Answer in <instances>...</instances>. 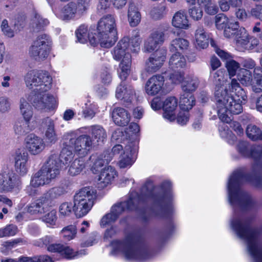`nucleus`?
I'll list each match as a JSON object with an SVG mask.
<instances>
[{
    "instance_id": "40",
    "label": "nucleus",
    "mask_w": 262,
    "mask_h": 262,
    "mask_svg": "<svg viewBox=\"0 0 262 262\" xmlns=\"http://www.w3.org/2000/svg\"><path fill=\"white\" fill-rule=\"evenodd\" d=\"M195 98L190 93H184L180 97L179 105L183 111L188 112L195 104Z\"/></svg>"
},
{
    "instance_id": "27",
    "label": "nucleus",
    "mask_w": 262,
    "mask_h": 262,
    "mask_svg": "<svg viewBox=\"0 0 262 262\" xmlns=\"http://www.w3.org/2000/svg\"><path fill=\"white\" fill-rule=\"evenodd\" d=\"M177 107L178 100L174 97L167 98L163 103L164 118L170 122L175 120L176 118L175 111Z\"/></svg>"
},
{
    "instance_id": "26",
    "label": "nucleus",
    "mask_w": 262,
    "mask_h": 262,
    "mask_svg": "<svg viewBox=\"0 0 262 262\" xmlns=\"http://www.w3.org/2000/svg\"><path fill=\"white\" fill-rule=\"evenodd\" d=\"M164 83V79L163 76H153L147 81L145 85V91L148 95H156L162 90Z\"/></svg>"
},
{
    "instance_id": "36",
    "label": "nucleus",
    "mask_w": 262,
    "mask_h": 262,
    "mask_svg": "<svg viewBox=\"0 0 262 262\" xmlns=\"http://www.w3.org/2000/svg\"><path fill=\"white\" fill-rule=\"evenodd\" d=\"M128 21L132 27H136L141 21V15L138 8L134 4H130L127 12Z\"/></svg>"
},
{
    "instance_id": "6",
    "label": "nucleus",
    "mask_w": 262,
    "mask_h": 262,
    "mask_svg": "<svg viewBox=\"0 0 262 262\" xmlns=\"http://www.w3.org/2000/svg\"><path fill=\"white\" fill-rule=\"evenodd\" d=\"M245 180H247V176L241 169L234 171L229 179L228 199L233 207L247 209L252 206L251 197L239 187V184Z\"/></svg>"
},
{
    "instance_id": "1",
    "label": "nucleus",
    "mask_w": 262,
    "mask_h": 262,
    "mask_svg": "<svg viewBox=\"0 0 262 262\" xmlns=\"http://www.w3.org/2000/svg\"><path fill=\"white\" fill-rule=\"evenodd\" d=\"M211 79L215 86V97L217 114L223 122L229 123L232 120V114H238L243 110L242 104L247 99V95L239 83L234 79L225 85V71L217 70V67H212Z\"/></svg>"
},
{
    "instance_id": "34",
    "label": "nucleus",
    "mask_w": 262,
    "mask_h": 262,
    "mask_svg": "<svg viewBox=\"0 0 262 262\" xmlns=\"http://www.w3.org/2000/svg\"><path fill=\"white\" fill-rule=\"evenodd\" d=\"M89 129L92 136L93 142L96 141L98 144H100L103 143L106 139V132L101 126L92 125Z\"/></svg>"
},
{
    "instance_id": "21",
    "label": "nucleus",
    "mask_w": 262,
    "mask_h": 262,
    "mask_svg": "<svg viewBox=\"0 0 262 262\" xmlns=\"http://www.w3.org/2000/svg\"><path fill=\"white\" fill-rule=\"evenodd\" d=\"M112 160L111 152L105 151L101 154H93L86 162L88 167H90L92 171L95 173L99 171L100 168L108 164Z\"/></svg>"
},
{
    "instance_id": "44",
    "label": "nucleus",
    "mask_w": 262,
    "mask_h": 262,
    "mask_svg": "<svg viewBox=\"0 0 262 262\" xmlns=\"http://www.w3.org/2000/svg\"><path fill=\"white\" fill-rule=\"evenodd\" d=\"M199 81L196 77H188L183 81L182 87L185 93L194 91L198 88Z\"/></svg>"
},
{
    "instance_id": "15",
    "label": "nucleus",
    "mask_w": 262,
    "mask_h": 262,
    "mask_svg": "<svg viewBox=\"0 0 262 262\" xmlns=\"http://www.w3.org/2000/svg\"><path fill=\"white\" fill-rule=\"evenodd\" d=\"M90 0H78L77 3L70 2L66 5L62 11L63 19L70 20L77 15L80 16L86 11Z\"/></svg>"
},
{
    "instance_id": "3",
    "label": "nucleus",
    "mask_w": 262,
    "mask_h": 262,
    "mask_svg": "<svg viewBox=\"0 0 262 262\" xmlns=\"http://www.w3.org/2000/svg\"><path fill=\"white\" fill-rule=\"evenodd\" d=\"M232 229L246 244L247 250L254 262H262V247L258 242L259 233L250 228L248 223L234 217L230 223Z\"/></svg>"
},
{
    "instance_id": "47",
    "label": "nucleus",
    "mask_w": 262,
    "mask_h": 262,
    "mask_svg": "<svg viewBox=\"0 0 262 262\" xmlns=\"http://www.w3.org/2000/svg\"><path fill=\"white\" fill-rule=\"evenodd\" d=\"M261 68L262 69V67H257V68L255 69L254 78L252 79L250 84L253 91L255 93H259L262 91V75L256 73L260 70Z\"/></svg>"
},
{
    "instance_id": "42",
    "label": "nucleus",
    "mask_w": 262,
    "mask_h": 262,
    "mask_svg": "<svg viewBox=\"0 0 262 262\" xmlns=\"http://www.w3.org/2000/svg\"><path fill=\"white\" fill-rule=\"evenodd\" d=\"M166 59L165 53L164 51H157L149 57L145 62L146 66H161Z\"/></svg>"
},
{
    "instance_id": "24",
    "label": "nucleus",
    "mask_w": 262,
    "mask_h": 262,
    "mask_svg": "<svg viewBox=\"0 0 262 262\" xmlns=\"http://www.w3.org/2000/svg\"><path fill=\"white\" fill-rule=\"evenodd\" d=\"M117 176L115 169L108 166L103 169L97 180V186L100 189H103L112 184L115 178Z\"/></svg>"
},
{
    "instance_id": "64",
    "label": "nucleus",
    "mask_w": 262,
    "mask_h": 262,
    "mask_svg": "<svg viewBox=\"0 0 262 262\" xmlns=\"http://www.w3.org/2000/svg\"><path fill=\"white\" fill-rule=\"evenodd\" d=\"M117 72L120 79L125 80L130 73V69L129 67H119Z\"/></svg>"
},
{
    "instance_id": "18",
    "label": "nucleus",
    "mask_w": 262,
    "mask_h": 262,
    "mask_svg": "<svg viewBox=\"0 0 262 262\" xmlns=\"http://www.w3.org/2000/svg\"><path fill=\"white\" fill-rule=\"evenodd\" d=\"M47 250L50 252H58L63 257L69 259L77 258L86 254L85 250L74 251L70 247L60 244H50L47 247Z\"/></svg>"
},
{
    "instance_id": "39",
    "label": "nucleus",
    "mask_w": 262,
    "mask_h": 262,
    "mask_svg": "<svg viewBox=\"0 0 262 262\" xmlns=\"http://www.w3.org/2000/svg\"><path fill=\"white\" fill-rule=\"evenodd\" d=\"M210 45L214 48L215 52L222 60L225 62L226 66H236L235 64L238 63L230 54L219 48L216 42L212 39L210 40Z\"/></svg>"
},
{
    "instance_id": "32",
    "label": "nucleus",
    "mask_w": 262,
    "mask_h": 262,
    "mask_svg": "<svg viewBox=\"0 0 262 262\" xmlns=\"http://www.w3.org/2000/svg\"><path fill=\"white\" fill-rule=\"evenodd\" d=\"M48 206V200L43 196L30 204L26 208L27 211L31 214H41L45 212Z\"/></svg>"
},
{
    "instance_id": "56",
    "label": "nucleus",
    "mask_w": 262,
    "mask_h": 262,
    "mask_svg": "<svg viewBox=\"0 0 262 262\" xmlns=\"http://www.w3.org/2000/svg\"><path fill=\"white\" fill-rule=\"evenodd\" d=\"M74 211V205L71 202H64L59 207V214L62 216H69Z\"/></svg>"
},
{
    "instance_id": "28",
    "label": "nucleus",
    "mask_w": 262,
    "mask_h": 262,
    "mask_svg": "<svg viewBox=\"0 0 262 262\" xmlns=\"http://www.w3.org/2000/svg\"><path fill=\"white\" fill-rule=\"evenodd\" d=\"M247 142L241 141L237 145L238 151L245 157H252L254 158H259L262 155V146L258 145L253 148H250Z\"/></svg>"
},
{
    "instance_id": "22",
    "label": "nucleus",
    "mask_w": 262,
    "mask_h": 262,
    "mask_svg": "<svg viewBox=\"0 0 262 262\" xmlns=\"http://www.w3.org/2000/svg\"><path fill=\"white\" fill-rule=\"evenodd\" d=\"M40 125L43 130V138L46 143L54 144L58 140L54 120L50 117H46L42 120Z\"/></svg>"
},
{
    "instance_id": "14",
    "label": "nucleus",
    "mask_w": 262,
    "mask_h": 262,
    "mask_svg": "<svg viewBox=\"0 0 262 262\" xmlns=\"http://www.w3.org/2000/svg\"><path fill=\"white\" fill-rule=\"evenodd\" d=\"M231 37H234L237 44L245 49L251 50L256 47L259 42L255 37L250 36L243 27H237L233 29Z\"/></svg>"
},
{
    "instance_id": "2",
    "label": "nucleus",
    "mask_w": 262,
    "mask_h": 262,
    "mask_svg": "<svg viewBox=\"0 0 262 262\" xmlns=\"http://www.w3.org/2000/svg\"><path fill=\"white\" fill-rule=\"evenodd\" d=\"M52 81L51 76L47 72L42 71H30L25 77L26 86L34 89L30 94L34 96L33 104L38 110L49 111L57 107V98L46 93L51 88Z\"/></svg>"
},
{
    "instance_id": "63",
    "label": "nucleus",
    "mask_w": 262,
    "mask_h": 262,
    "mask_svg": "<svg viewBox=\"0 0 262 262\" xmlns=\"http://www.w3.org/2000/svg\"><path fill=\"white\" fill-rule=\"evenodd\" d=\"M250 14L253 17L261 20L262 18V5H255L251 8Z\"/></svg>"
},
{
    "instance_id": "11",
    "label": "nucleus",
    "mask_w": 262,
    "mask_h": 262,
    "mask_svg": "<svg viewBox=\"0 0 262 262\" xmlns=\"http://www.w3.org/2000/svg\"><path fill=\"white\" fill-rule=\"evenodd\" d=\"M137 150V146L134 142H130L124 147L122 145H115L111 151L112 158L119 155L118 165L120 168H129L134 163L133 156Z\"/></svg>"
},
{
    "instance_id": "41",
    "label": "nucleus",
    "mask_w": 262,
    "mask_h": 262,
    "mask_svg": "<svg viewBox=\"0 0 262 262\" xmlns=\"http://www.w3.org/2000/svg\"><path fill=\"white\" fill-rule=\"evenodd\" d=\"M195 38L196 46L201 49L206 48L208 46V39L203 27L199 26L195 31Z\"/></svg>"
},
{
    "instance_id": "20",
    "label": "nucleus",
    "mask_w": 262,
    "mask_h": 262,
    "mask_svg": "<svg viewBox=\"0 0 262 262\" xmlns=\"http://www.w3.org/2000/svg\"><path fill=\"white\" fill-rule=\"evenodd\" d=\"M171 183L165 181L162 184V187L167 189L163 197L158 200V203L162 206L161 212L164 216H169L173 211V195L170 192Z\"/></svg>"
},
{
    "instance_id": "55",
    "label": "nucleus",
    "mask_w": 262,
    "mask_h": 262,
    "mask_svg": "<svg viewBox=\"0 0 262 262\" xmlns=\"http://www.w3.org/2000/svg\"><path fill=\"white\" fill-rule=\"evenodd\" d=\"M169 63V66H185L186 62L185 57L180 53L176 52L170 57Z\"/></svg>"
},
{
    "instance_id": "45",
    "label": "nucleus",
    "mask_w": 262,
    "mask_h": 262,
    "mask_svg": "<svg viewBox=\"0 0 262 262\" xmlns=\"http://www.w3.org/2000/svg\"><path fill=\"white\" fill-rule=\"evenodd\" d=\"M168 28L167 26L159 28L151 32L149 36L161 46L165 40V33L168 30Z\"/></svg>"
},
{
    "instance_id": "60",
    "label": "nucleus",
    "mask_w": 262,
    "mask_h": 262,
    "mask_svg": "<svg viewBox=\"0 0 262 262\" xmlns=\"http://www.w3.org/2000/svg\"><path fill=\"white\" fill-rule=\"evenodd\" d=\"M53 242V238L50 236H46L41 238L37 239L34 242V244L38 247H47Z\"/></svg>"
},
{
    "instance_id": "53",
    "label": "nucleus",
    "mask_w": 262,
    "mask_h": 262,
    "mask_svg": "<svg viewBox=\"0 0 262 262\" xmlns=\"http://www.w3.org/2000/svg\"><path fill=\"white\" fill-rule=\"evenodd\" d=\"M65 192V189L63 187H55L50 189L43 196L48 201L49 199L57 198L63 195Z\"/></svg>"
},
{
    "instance_id": "4",
    "label": "nucleus",
    "mask_w": 262,
    "mask_h": 262,
    "mask_svg": "<svg viewBox=\"0 0 262 262\" xmlns=\"http://www.w3.org/2000/svg\"><path fill=\"white\" fill-rule=\"evenodd\" d=\"M113 254H122L129 260L143 261L149 257L148 253L140 247V237L135 233L128 235L124 241L112 243Z\"/></svg>"
},
{
    "instance_id": "59",
    "label": "nucleus",
    "mask_w": 262,
    "mask_h": 262,
    "mask_svg": "<svg viewBox=\"0 0 262 262\" xmlns=\"http://www.w3.org/2000/svg\"><path fill=\"white\" fill-rule=\"evenodd\" d=\"M85 107L83 109V114L84 118H92L96 113V106L94 104L85 103Z\"/></svg>"
},
{
    "instance_id": "25",
    "label": "nucleus",
    "mask_w": 262,
    "mask_h": 262,
    "mask_svg": "<svg viewBox=\"0 0 262 262\" xmlns=\"http://www.w3.org/2000/svg\"><path fill=\"white\" fill-rule=\"evenodd\" d=\"M34 96L26 94L20 99L19 110L21 115L26 121H30L33 116V110L30 103L33 104Z\"/></svg>"
},
{
    "instance_id": "58",
    "label": "nucleus",
    "mask_w": 262,
    "mask_h": 262,
    "mask_svg": "<svg viewBox=\"0 0 262 262\" xmlns=\"http://www.w3.org/2000/svg\"><path fill=\"white\" fill-rule=\"evenodd\" d=\"M159 46L160 45L156 42V41L149 36L144 42V51L145 52L150 53L157 49Z\"/></svg>"
},
{
    "instance_id": "8",
    "label": "nucleus",
    "mask_w": 262,
    "mask_h": 262,
    "mask_svg": "<svg viewBox=\"0 0 262 262\" xmlns=\"http://www.w3.org/2000/svg\"><path fill=\"white\" fill-rule=\"evenodd\" d=\"M57 156H50L41 169L32 177L30 185L26 188L29 195H34L36 193L35 188L48 184L52 180L54 179L59 173V162Z\"/></svg>"
},
{
    "instance_id": "57",
    "label": "nucleus",
    "mask_w": 262,
    "mask_h": 262,
    "mask_svg": "<svg viewBox=\"0 0 262 262\" xmlns=\"http://www.w3.org/2000/svg\"><path fill=\"white\" fill-rule=\"evenodd\" d=\"M57 218L56 210H52L43 216L42 221L48 224V226H52L55 225Z\"/></svg>"
},
{
    "instance_id": "7",
    "label": "nucleus",
    "mask_w": 262,
    "mask_h": 262,
    "mask_svg": "<svg viewBox=\"0 0 262 262\" xmlns=\"http://www.w3.org/2000/svg\"><path fill=\"white\" fill-rule=\"evenodd\" d=\"M147 184L142 187L141 194L139 195L136 192H132L130 193L128 200L113 206L110 213L106 214L102 218L100 223L101 226L105 228L107 226L111 225L123 211L136 209L139 204L150 196V192L149 191L143 193L147 189Z\"/></svg>"
},
{
    "instance_id": "33",
    "label": "nucleus",
    "mask_w": 262,
    "mask_h": 262,
    "mask_svg": "<svg viewBox=\"0 0 262 262\" xmlns=\"http://www.w3.org/2000/svg\"><path fill=\"white\" fill-rule=\"evenodd\" d=\"M134 91L130 85L120 84L116 89V97L117 99L129 102L133 98Z\"/></svg>"
},
{
    "instance_id": "37",
    "label": "nucleus",
    "mask_w": 262,
    "mask_h": 262,
    "mask_svg": "<svg viewBox=\"0 0 262 262\" xmlns=\"http://www.w3.org/2000/svg\"><path fill=\"white\" fill-rule=\"evenodd\" d=\"M72 146L71 145V146L69 145V141L65 143L64 146L60 152V159H59V157L57 155H53L51 156H57L59 166L61 162L63 164H67L68 163H70L71 162L73 158V151H74V149H72Z\"/></svg>"
},
{
    "instance_id": "62",
    "label": "nucleus",
    "mask_w": 262,
    "mask_h": 262,
    "mask_svg": "<svg viewBox=\"0 0 262 262\" xmlns=\"http://www.w3.org/2000/svg\"><path fill=\"white\" fill-rule=\"evenodd\" d=\"M177 120L179 124L181 125L186 124L189 120L188 112L181 110L178 115Z\"/></svg>"
},
{
    "instance_id": "23",
    "label": "nucleus",
    "mask_w": 262,
    "mask_h": 262,
    "mask_svg": "<svg viewBox=\"0 0 262 262\" xmlns=\"http://www.w3.org/2000/svg\"><path fill=\"white\" fill-rule=\"evenodd\" d=\"M230 77L235 75L237 76L238 80L241 83L245 86H249L251 84V73L248 70L241 68V67H226Z\"/></svg>"
},
{
    "instance_id": "29",
    "label": "nucleus",
    "mask_w": 262,
    "mask_h": 262,
    "mask_svg": "<svg viewBox=\"0 0 262 262\" xmlns=\"http://www.w3.org/2000/svg\"><path fill=\"white\" fill-rule=\"evenodd\" d=\"M247 142L241 141L237 145L238 151L245 157H252L254 158H259L262 155V146L258 145L253 148H250Z\"/></svg>"
},
{
    "instance_id": "38",
    "label": "nucleus",
    "mask_w": 262,
    "mask_h": 262,
    "mask_svg": "<svg viewBox=\"0 0 262 262\" xmlns=\"http://www.w3.org/2000/svg\"><path fill=\"white\" fill-rule=\"evenodd\" d=\"M172 25L176 28L187 29L189 27L188 20L184 11L177 12L172 19Z\"/></svg>"
},
{
    "instance_id": "54",
    "label": "nucleus",
    "mask_w": 262,
    "mask_h": 262,
    "mask_svg": "<svg viewBox=\"0 0 262 262\" xmlns=\"http://www.w3.org/2000/svg\"><path fill=\"white\" fill-rule=\"evenodd\" d=\"M76 233V228L74 225L68 226L61 231L62 236L67 241L73 239L75 237Z\"/></svg>"
},
{
    "instance_id": "31",
    "label": "nucleus",
    "mask_w": 262,
    "mask_h": 262,
    "mask_svg": "<svg viewBox=\"0 0 262 262\" xmlns=\"http://www.w3.org/2000/svg\"><path fill=\"white\" fill-rule=\"evenodd\" d=\"M112 118L115 124L119 126H125L130 121V115L123 108H115L112 112Z\"/></svg>"
},
{
    "instance_id": "46",
    "label": "nucleus",
    "mask_w": 262,
    "mask_h": 262,
    "mask_svg": "<svg viewBox=\"0 0 262 262\" xmlns=\"http://www.w3.org/2000/svg\"><path fill=\"white\" fill-rule=\"evenodd\" d=\"M246 134L248 138L252 140H262V131L255 125H249L246 129Z\"/></svg>"
},
{
    "instance_id": "49",
    "label": "nucleus",
    "mask_w": 262,
    "mask_h": 262,
    "mask_svg": "<svg viewBox=\"0 0 262 262\" xmlns=\"http://www.w3.org/2000/svg\"><path fill=\"white\" fill-rule=\"evenodd\" d=\"M76 35L78 41L82 43H85L88 39L90 41V36L95 34L88 33V28L85 25H81L76 31Z\"/></svg>"
},
{
    "instance_id": "13",
    "label": "nucleus",
    "mask_w": 262,
    "mask_h": 262,
    "mask_svg": "<svg viewBox=\"0 0 262 262\" xmlns=\"http://www.w3.org/2000/svg\"><path fill=\"white\" fill-rule=\"evenodd\" d=\"M21 182L12 170L6 169L0 173V191H16L19 189Z\"/></svg>"
},
{
    "instance_id": "35",
    "label": "nucleus",
    "mask_w": 262,
    "mask_h": 262,
    "mask_svg": "<svg viewBox=\"0 0 262 262\" xmlns=\"http://www.w3.org/2000/svg\"><path fill=\"white\" fill-rule=\"evenodd\" d=\"M88 167V165L85 159L80 157L78 159H76L70 163L68 172L71 176H76L80 173L84 169Z\"/></svg>"
},
{
    "instance_id": "16",
    "label": "nucleus",
    "mask_w": 262,
    "mask_h": 262,
    "mask_svg": "<svg viewBox=\"0 0 262 262\" xmlns=\"http://www.w3.org/2000/svg\"><path fill=\"white\" fill-rule=\"evenodd\" d=\"M69 142L74 151L81 156L86 155L92 149L94 144L91 137L87 135H82L76 139H70Z\"/></svg>"
},
{
    "instance_id": "19",
    "label": "nucleus",
    "mask_w": 262,
    "mask_h": 262,
    "mask_svg": "<svg viewBox=\"0 0 262 262\" xmlns=\"http://www.w3.org/2000/svg\"><path fill=\"white\" fill-rule=\"evenodd\" d=\"M25 146L31 155H37L44 150L46 144L43 139L41 137L35 134H31L26 137Z\"/></svg>"
},
{
    "instance_id": "30",
    "label": "nucleus",
    "mask_w": 262,
    "mask_h": 262,
    "mask_svg": "<svg viewBox=\"0 0 262 262\" xmlns=\"http://www.w3.org/2000/svg\"><path fill=\"white\" fill-rule=\"evenodd\" d=\"M28 154L19 150L16 151L15 154V167L16 172L21 176H24L28 171L27 163L28 161Z\"/></svg>"
},
{
    "instance_id": "17",
    "label": "nucleus",
    "mask_w": 262,
    "mask_h": 262,
    "mask_svg": "<svg viewBox=\"0 0 262 262\" xmlns=\"http://www.w3.org/2000/svg\"><path fill=\"white\" fill-rule=\"evenodd\" d=\"M215 24L218 30L224 29V35L228 38H231L233 29L239 27L238 21L229 18L223 13H220L215 16Z\"/></svg>"
},
{
    "instance_id": "61",
    "label": "nucleus",
    "mask_w": 262,
    "mask_h": 262,
    "mask_svg": "<svg viewBox=\"0 0 262 262\" xmlns=\"http://www.w3.org/2000/svg\"><path fill=\"white\" fill-rule=\"evenodd\" d=\"M11 102L9 98L6 97L0 98V112L5 113L10 109Z\"/></svg>"
},
{
    "instance_id": "10",
    "label": "nucleus",
    "mask_w": 262,
    "mask_h": 262,
    "mask_svg": "<svg viewBox=\"0 0 262 262\" xmlns=\"http://www.w3.org/2000/svg\"><path fill=\"white\" fill-rule=\"evenodd\" d=\"M96 198V191L92 187H86L80 189L74 196V207L76 215L78 217L85 215L91 209Z\"/></svg>"
},
{
    "instance_id": "52",
    "label": "nucleus",
    "mask_w": 262,
    "mask_h": 262,
    "mask_svg": "<svg viewBox=\"0 0 262 262\" xmlns=\"http://www.w3.org/2000/svg\"><path fill=\"white\" fill-rule=\"evenodd\" d=\"M188 12L190 17L196 21L200 20L203 15V9L199 5L190 6Z\"/></svg>"
},
{
    "instance_id": "50",
    "label": "nucleus",
    "mask_w": 262,
    "mask_h": 262,
    "mask_svg": "<svg viewBox=\"0 0 262 262\" xmlns=\"http://www.w3.org/2000/svg\"><path fill=\"white\" fill-rule=\"evenodd\" d=\"M29 122L21 121L16 122L14 126L15 134L19 136H23L32 130L33 128L29 126Z\"/></svg>"
},
{
    "instance_id": "12",
    "label": "nucleus",
    "mask_w": 262,
    "mask_h": 262,
    "mask_svg": "<svg viewBox=\"0 0 262 262\" xmlns=\"http://www.w3.org/2000/svg\"><path fill=\"white\" fill-rule=\"evenodd\" d=\"M52 41L49 36L45 34L39 35L30 48V53L35 60L45 59L49 55Z\"/></svg>"
},
{
    "instance_id": "5",
    "label": "nucleus",
    "mask_w": 262,
    "mask_h": 262,
    "mask_svg": "<svg viewBox=\"0 0 262 262\" xmlns=\"http://www.w3.org/2000/svg\"><path fill=\"white\" fill-rule=\"evenodd\" d=\"M97 32L90 36V43L95 46L99 43L102 47H111L118 39L114 17L110 14L102 17L98 22Z\"/></svg>"
},
{
    "instance_id": "48",
    "label": "nucleus",
    "mask_w": 262,
    "mask_h": 262,
    "mask_svg": "<svg viewBox=\"0 0 262 262\" xmlns=\"http://www.w3.org/2000/svg\"><path fill=\"white\" fill-rule=\"evenodd\" d=\"M48 24L49 21L48 19L43 18L39 14L36 13L32 24L33 31L38 32Z\"/></svg>"
},
{
    "instance_id": "9",
    "label": "nucleus",
    "mask_w": 262,
    "mask_h": 262,
    "mask_svg": "<svg viewBox=\"0 0 262 262\" xmlns=\"http://www.w3.org/2000/svg\"><path fill=\"white\" fill-rule=\"evenodd\" d=\"M141 38L137 33L130 38L125 37L120 40L115 47L113 52L114 59L120 62L121 66H129L132 64V57L127 51L129 49L133 53L140 51Z\"/></svg>"
},
{
    "instance_id": "51",
    "label": "nucleus",
    "mask_w": 262,
    "mask_h": 262,
    "mask_svg": "<svg viewBox=\"0 0 262 262\" xmlns=\"http://www.w3.org/2000/svg\"><path fill=\"white\" fill-rule=\"evenodd\" d=\"M127 0H100V6L101 9H105L108 8L111 4L117 8L121 9L126 4Z\"/></svg>"
},
{
    "instance_id": "43",
    "label": "nucleus",
    "mask_w": 262,
    "mask_h": 262,
    "mask_svg": "<svg viewBox=\"0 0 262 262\" xmlns=\"http://www.w3.org/2000/svg\"><path fill=\"white\" fill-rule=\"evenodd\" d=\"M189 44L187 40L182 38H177L171 41L169 50L171 52H177L179 50H185L188 49Z\"/></svg>"
}]
</instances>
